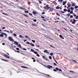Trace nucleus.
Listing matches in <instances>:
<instances>
[{
  "label": "nucleus",
  "instance_id": "nucleus-1",
  "mask_svg": "<svg viewBox=\"0 0 78 78\" xmlns=\"http://www.w3.org/2000/svg\"><path fill=\"white\" fill-rule=\"evenodd\" d=\"M0 34H0V36L2 37H4V35H5V37H7V34L4 33L3 32H0Z\"/></svg>",
  "mask_w": 78,
  "mask_h": 78
},
{
  "label": "nucleus",
  "instance_id": "nucleus-2",
  "mask_svg": "<svg viewBox=\"0 0 78 78\" xmlns=\"http://www.w3.org/2000/svg\"><path fill=\"white\" fill-rule=\"evenodd\" d=\"M43 8L45 10H48L50 8V7H49L48 5H47L45 6Z\"/></svg>",
  "mask_w": 78,
  "mask_h": 78
},
{
  "label": "nucleus",
  "instance_id": "nucleus-3",
  "mask_svg": "<svg viewBox=\"0 0 78 78\" xmlns=\"http://www.w3.org/2000/svg\"><path fill=\"white\" fill-rule=\"evenodd\" d=\"M44 37H46L47 38L49 39L50 40H53L52 39H51V38L50 37H49L47 35H44Z\"/></svg>",
  "mask_w": 78,
  "mask_h": 78
},
{
  "label": "nucleus",
  "instance_id": "nucleus-4",
  "mask_svg": "<svg viewBox=\"0 0 78 78\" xmlns=\"http://www.w3.org/2000/svg\"><path fill=\"white\" fill-rule=\"evenodd\" d=\"M9 39L11 41H13L14 39L12 38V37H8Z\"/></svg>",
  "mask_w": 78,
  "mask_h": 78
},
{
  "label": "nucleus",
  "instance_id": "nucleus-5",
  "mask_svg": "<svg viewBox=\"0 0 78 78\" xmlns=\"http://www.w3.org/2000/svg\"><path fill=\"white\" fill-rule=\"evenodd\" d=\"M4 57L5 58H7L8 59H9V58H10L9 56L8 55L6 54H5L4 55Z\"/></svg>",
  "mask_w": 78,
  "mask_h": 78
},
{
  "label": "nucleus",
  "instance_id": "nucleus-6",
  "mask_svg": "<svg viewBox=\"0 0 78 78\" xmlns=\"http://www.w3.org/2000/svg\"><path fill=\"white\" fill-rule=\"evenodd\" d=\"M33 13L34 15H36V14H37V12L36 11H33Z\"/></svg>",
  "mask_w": 78,
  "mask_h": 78
},
{
  "label": "nucleus",
  "instance_id": "nucleus-7",
  "mask_svg": "<svg viewBox=\"0 0 78 78\" xmlns=\"http://www.w3.org/2000/svg\"><path fill=\"white\" fill-rule=\"evenodd\" d=\"M21 67L22 68H26V69H28L29 68L28 67H27L26 66H21Z\"/></svg>",
  "mask_w": 78,
  "mask_h": 78
},
{
  "label": "nucleus",
  "instance_id": "nucleus-8",
  "mask_svg": "<svg viewBox=\"0 0 78 78\" xmlns=\"http://www.w3.org/2000/svg\"><path fill=\"white\" fill-rule=\"evenodd\" d=\"M50 11L51 12H52L54 10V9L53 8H50Z\"/></svg>",
  "mask_w": 78,
  "mask_h": 78
},
{
  "label": "nucleus",
  "instance_id": "nucleus-9",
  "mask_svg": "<svg viewBox=\"0 0 78 78\" xmlns=\"http://www.w3.org/2000/svg\"><path fill=\"white\" fill-rule=\"evenodd\" d=\"M59 36H60V38H61V39H64V37H63V36H62V35H59Z\"/></svg>",
  "mask_w": 78,
  "mask_h": 78
},
{
  "label": "nucleus",
  "instance_id": "nucleus-10",
  "mask_svg": "<svg viewBox=\"0 0 78 78\" xmlns=\"http://www.w3.org/2000/svg\"><path fill=\"white\" fill-rule=\"evenodd\" d=\"M47 67L49 68V69H50L51 68H52L53 67L51 66H50L49 65H48V66H47Z\"/></svg>",
  "mask_w": 78,
  "mask_h": 78
},
{
  "label": "nucleus",
  "instance_id": "nucleus-11",
  "mask_svg": "<svg viewBox=\"0 0 78 78\" xmlns=\"http://www.w3.org/2000/svg\"><path fill=\"white\" fill-rule=\"evenodd\" d=\"M32 25L33 26H35L36 27H37V25L35 23H32Z\"/></svg>",
  "mask_w": 78,
  "mask_h": 78
},
{
  "label": "nucleus",
  "instance_id": "nucleus-12",
  "mask_svg": "<svg viewBox=\"0 0 78 78\" xmlns=\"http://www.w3.org/2000/svg\"><path fill=\"white\" fill-rule=\"evenodd\" d=\"M70 22H72L73 24H75V22H73L72 20H70Z\"/></svg>",
  "mask_w": 78,
  "mask_h": 78
},
{
  "label": "nucleus",
  "instance_id": "nucleus-13",
  "mask_svg": "<svg viewBox=\"0 0 78 78\" xmlns=\"http://www.w3.org/2000/svg\"><path fill=\"white\" fill-rule=\"evenodd\" d=\"M19 37L23 38H24V37L22 36V35H20Z\"/></svg>",
  "mask_w": 78,
  "mask_h": 78
},
{
  "label": "nucleus",
  "instance_id": "nucleus-14",
  "mask_svg": "<svg viewBox=\"0 0 78 78\" xmlns=\"http://www.w3.org/2000/svg\"><path fill=\"white\" fill-rule=\"evenodd\" d=\"M20 9H21L22 10H26V9L23 8V7H20Z\"/></svg>",
  "mask_w": 78,
  "mask_h": 78
},
{
  "label": "nucleus",
  "instance_id": "nucleus-15",
  "mask_svg": "<svg viewBox=\"0 0 78 78\" xmlns=\"http://www.w3.org/2000/svg\"><path fill=\"white\" fill-rule=\"evenodd\" d=\"M45 75L46 76L48 77H51V76H50L48 74H45Z\"/></svg>",
  "mask_w": 78,
  "mask_h": 78
},
{
  "label": "nucleus",
  "instance_id": "nucleus-16",
  "mask_svg": "<svg viewBox=\"0 0 78 78\" xmlns=\"http://www.w3.org/2000/svg\"><path fill=\"white\" fill-rule=\"evenodd\" d=\"M14 44H16V45H18V43L17 42V41H14Z\"/></svg>",
  "mask_w": 78,
  "mask_h": 78
},
{
  "label": "nucleus",
  "instance_id": "nucleus-17",
  "mask_svg": "<svg viewBox=\"0 0 78 78\" xmlns=\"http://www.w3.org/2000/svg\"><path fill=\"white\" fill-rule=\"evenodd\" d=\"M68 7H71V4H67Z\"/></svg>",
  "mask_w": 78,
  "mask_h": 78
},
{
  "label": "nucleus",
  "instance_id": "nucleus-18",
  "mask_svg": "<svg viewBox=\"0 0 78 78\" xmlns=\"http://www.w3.org/2000/svg\"><path fill=\"white\" fill-rule=\"evenodd\" d=\"M23 16H25L26 17H28L29 16H27V15H26L25 14H23Z\"/></svg>",
  "mask_w": 78,
  "mask_h": 78
},
{
  "label": "nucleus",
  "instance_id": "nucleus-19",
  "mask_svg": "<svg viewBox=\"0 0 78 78\" xmlns=\"http://www.w3.org/2000/svg\"><path fill=\"white\" fill-rule=\"evenodd\" d=\"M63 5H65L66 3H67V1H66L65 2H63Z\"/></svg>",
  "mask_w": 78,
  "mask_h": 78
},
{
  "label": "nucleus",
  "instance_id": "nucleus-20",
  "mask_svg": "<svg viewBox=\"0 0 78 78\" xmlns=\"http://www.w3.org/2000/svg\"><path fill=\"white\" fill-rule=\"evenodd\" d=\"M2 61H6V62H9V61L7 60H5L4 59H2Z\"/></svg>",
  "mask_w": 78,
  "mask_h": 78
},
{
  "label": "nucleus",
  "instance_id": "nucleus-21",
  "mask_svg": "<svg viewBox=\"0 0 78 78\" xmlns=\"http://www.w3.org/2000/svg\"><path fill=\"white\" fill-rule=\"evenodd\" d=\"M71 60H72L75 63H77V62L75 60H73V59H71Z\"/></svg>",
  "mask_w": 78,
  "mask_h": 78
},
{
  "label": "nucleus",
  "instance_id": "nucleus-22",
  "mask_svg": "<svg viewBox=\"0 0 78 78\" xmlns=\"http://www.w3.org/2000/svg\"><path fill=\"white\" fill-rule=\"evenodd\" d=\"M59 7L58 6H57V7H56V9H59Z\"/></svg>",
  "mask_w": 78,
  "mask_h": 78
},
{
  "label": "nucleus",
  "instance_id": "nucleus-23",
  "mask_svg": "<svg viewBox=\"0 0 78 78\" xmlns=\"http://www.w3.org/2000/svg\"><path fill=\"white\" fill-rule=\"evenodd\" d=\"M70 9L71 10H74V8L73 7H71L70 8Z\"/></svg>",
  "mask_w": 78,
  "mask_h": 78
},
{
  "label": "nucleus",
  "instance_id": "nucleus-24",
  "mask_svg": "<svg viewBox=\"0 0 78 78\" xmlns=\"http://www.w3.org/2000/svg\"><path fill=\"white\" fill-rule=\"evenodd\" d=\"M34 52L35 54H38V52H37V51H34V52Z\"/></svg>",
  "mask_w": 78,
  "mask_h": 78
},
{
  "label": "nucleus",
  "instance_id": "nucleus-25",
  "mask_svg": "<svg viewBox=\"0 0 78 78\" xmlns=\"http://www.w3.org/2000/svg\"><path fill=\"white\" fill-rule=\"evenodd\" d=\"M47 52H48L47 50H45L44 51V52L46 53Z\"/></svg>",
  "mask_w": 78,
  "mask_h": 78
},
{
  "label": "nucleus",
  "instance_id": "nucleus-26",
  "mask_svg": "<svg viewBox=\"0 0 78 78\" xmlns=\"http://www.w3.org/2000/svg\"><path fill=\"white\" fill-rule=\"evenodd\" d=\"M32 51L33 52H34L35 51H34V50L33 49H31V51Z\"/></svg>",
  "mask_w": 78,
  "mask_h": 78
},
{
  "label": "nucleus",
  "instance_id": "nucleus-27",
  "mask_svg": "<svg viewBox=\"0 0 78 78\" xmlns=\"http://www.w3.org/2000/svg\"><path fill=\"white\" fill-rule=\"evenodd\" d=\"M75 6V5L74 4V3H73L72 4V6Z\"/></svg>",
  "mask_w": 78,
  "mask_h": 78
},
{
  "label": "nucleus",
  "instance_id": "nucleus-28",
  "mask_svg": "<svg viewBox=\"0 0 78 78\" xmlns=\"http://www.w3.org/2000/svg\"><path fill=\"white\" fill-rule=\"evenodd\" d=\"M15 51V52H18V53H20V51Z\"/></svg>",
  "mask_w": 78,
  "mask_h": 78
},
{
  "label": "nucleus",
  "instance_id": "nucleus-29",
  "mask_svg": "<svg viewBox=\"0 0 78 78\" xmlns=\"http://www.w3.org/2000/svg\"><path fill=\"white\" fill-rule=\"evenodd\" d=\"M18 47L22 48L21 47V45H20V44H18Z\"/></svg>",
  "mask_w": 78,
  "mask_h": 78
},
{
  "label": "nucleus",
  "instance_id": "nucleus-30",
  "mask_svg": "<svg viewBox=\"0 0 78 78\" xmlns=\"http://www.w3.org/2000/svg\"><path fill=\"white\" fill-rule=\"evenodd\" d=\"M73 13V11H71L70 12V14H72Z\"/></svg>",
  "mask_w": 78,
  "mask_h": 78
},
{
  "label": "nucleus",
  "instance_id": "nucleus-31",
  "mask_svg": "<svg viewBox=\"0 0 78 78\" xmlns=\"http://www.w3.org/2000/svg\"><path fill=\"white\" fill-rule=\"evenodd\" d=\"M49 59H51L52 58L51 57V56H49Z\"/></svg>",
  "mask_w": 78,
  "mask_h": 78
},
{
  "label": "nucleus",
  "instance_id": "nucleus-32",
  "mask_svg": "<svg viewBox=\"0 0 78 78\" xmlns=\"http://www.w3.org/2000/svg\"><path fill=\"white\" fill-rule=\"evenodd\" d=\"M38 2H39V4H41L42 3V2L40 0L38 1Z\"/></svg>",
  "mask_w": 78,
  "mask_h": 78
},
{
  "label": "nucleus",
  "instance_id": "nucleus-33",
  "mask_svg": "<svg viewBox=\"0 0 78 78\" xmlns=\"http://www.w3.org/2000/svg\"><path fill=\"white\" fill-rule=\"evenodd\" d=\"M26 44H29L30 43V42H29L28 41H27V43H26Z\"/></svg>",
  "mask_w": 78,
  "mask_h": 78
},
{
  "label": "nucleus",
  "instance_id": "nucleus-34",
  "mask_svg": "<svg viewBox=\"0 0 78 78\" xmlns=\"http://www.w3.org/2000/svg\"><path fill=\"white\" fill-rule=\"evenodd\" d=\"M50 47H52V48H55V47H54L53 46H52V45H50Z\"/></svg>",
  "mask_w": 78,
  "mask_h": 78
},
{
  "label": "nucleus",
  "instance_id": "nucleus-35",
  "mask_svg": "<svg viewBox=\"0 0 78 78\" xmlns=\"http://www.w3.org/2000/svg\"><path fill=\"white\" fill-rule=\"evenodd\" d=\"M29 15H30L31 16H33V14H32L31 13H29Z\"/></svg>",
  "mask_w": 78,
  "mask_h": 78
},
{
  "label": "nucleus",
  "instance_id": "nucleus-36",
  "mask_svg": "<svg viewBox=\"0 0 78 78\" xmlns=\"http://www.w3.org/2000/svg\"><path fill=\"white\" fill-rule=\"evenodd\" d=\"M60 13H64V12L63 11H60Z\"/></svg>",
  "mask_w": 78,
  "mask_h": 78
},
{
  "label": "nucleus",
  "instance_id": "nucleus-37",
  "mask_svg": "<svg viewBox=\"0 0 78 78\" xmlns=\"http://www.w3.org/2000/svg\"><path fill=\"white\" fill-rule=\"evenodd\" d=\"M56 70H57V71H58V70L59 69H58V68H56Z\"/></svg>",
  "mask_w": 78,
  "mask_h": 78
},
{
  "label": "nucleus",
  "instance_id": "nucleus-38",
  "mask_svg": "<svg viewBox=\"0 0 78 78\" xmlns=\"http://www.w3.org/2000/svg\"><path fill=\"white\" fill-rule=\"evenodd\" d=\"M25 13H28L29 11H25Z\"/></svg>",
  "mask_w": 78,
  "mask_h": 78
},
{
  "label": "nucleus",
  "instance_id": "nucleus-39",
  "mask_svg": "<svg viewBox=\"0 0 78 78\" xmlns=\"http://www.w3.org/2000/svg\"><path fill=\"white\" fill-rule=\"evenodd\" d=\"M63 11H64L65 12H66L67 11V9H64L63 10Z\"/></svg>",
  "mask_w": 78,
  "mask_h": 78
},
{
  "label": "nucleus",
  "instance_id": "nucleus-40",
  "mask_svg": "<svg viewBox=\"0 0 78 78\" xmlns=\"http://www.w3.org/2000/svg\"><path fill=\"white\" fill-rule=\"evenodd\" d=\"M13 35H14V36H15V37L17 36V35L16 34H13Z\"/></svg>",
  "mask_w": 78,
  "mask_h": 78
},
{
  "label": "nucleus",
  "instance_id": "nucleus-41",
  "mask_svg": "<svg viewBox=\"0 0 78 78\" xmlns=\"http://www.w3.org/2000/svg\"><path fill=\"white\" fill-rule=\"evenodd\" d=\"M77 8H78V6H77V5L75 6V9H77Z\"/></svg>",
  "mask_w": 78,
  "mask_h": 78
},
{
  "label": "nucleus",
  "instance_id": "nucleus-42",
  "mask_svg": "<svg viewBox=\"0 0 78 78\" xmlns=\"http://www.w3.org/2000/svg\"><path fill=\"white\" fill-rule=\"evenodd\" d=\"M67 12H70V10L69 9L68 10H67Z\"/></svg>",
  "mask_w": 78,
  "mask_h": 78
},
{
  "label": "nucleus",
  "instance_id": "nucleus-43",
  "mask_svg": "<svg viewBox=\"0 0 78 78\" xmlns=\"http://www.w3.org/2000/svg\"><path fill=\"white\" fill-rule=\"evenodd\" d=\"M41 14H42V15H44V14H45V12H42V13H41Z\"/></svg>",
  "mask_w": 78,
  "mask_h": 78
},
{
  "label": "nucleus",
  "instance_id": "nucleus-44",
  "mask_svg": "<svg viewBox=\"0 0 78 78\" xmlns=\"http://www.w3.org/2000/svg\"><path fill=\"white\" fill-rule=\"evenodd\" d=\"M36 56H38V57H40V55L39 54H37V55H36Z\"/></svg>",
  "mask_w": 78,
  "mask_h": 78
},
{
  "label": "nucleus",
  "instance_id": "nucleus-45",
  "mask_svg": "<svg viewBox=\"0 0 78 78\" xmlns=\"http://www.w3.org/2000/svg\"><path fill=\"white\" fill-rule=\"evenodd\" d=\"M32 42H34V43H35V41L34 40H32Z\"/></svg>",
  "mask_w": 78,
  "mask_h": 78
},
{
  "label": "nucleus",
  "instance_id": "nucleus-46",
  "mask_svg": "<svg viewBox=\"0 0 78 78\" xmlns=\"http://www.w3.org/2000/svg\"><path fill=\"white\" fill-rule=\"evenodd\" d=\"M28 4L29 5H30V2H28Z\"/></svg>",
  "mask_w": 78,
  "mask_h": 78
},
{
  "label": "nucleus",
  "instance_id": "nucleus-47",
  "mask_svg": "<svg viewBox=\"0 0 78 78\" xmlns=\"http://www.w3.org/2000/svg\"><path fill=\"white\" fill-rule=\"evenodd\" d=\"M34 21L35 22H36L37 21V20H36V19L34 20Z\"/></svg>",
  "mask_w": 78,
  "mask_h": 78
},
{
  "label": "nucleus",
  "instance_id": "nucleus-48",
  "mask_svg": "<svg viewBox=\"0 0 78 78\" xmlns=\"http://www.w3.org/2000/svg\"><path fill=\"white\" fill-rule=\"evenodd\" d=\"M4 31H7L8 33H9V31H8V30H4Z\"/></svg>",
  "mask_w": 78,
  "mask_h": 78
},
{
  "label": "nucleus",
  "instance_id": "nucleus-49",
  "mask_svg": "<svg viewBox=\"0 0 78 78\" xmlns=\"http://www.w3.org/2000/svg\"><path fill=\"white\" fill-rule=\"evenodd\" d=\"M60 72H62V70L61 69H59L58 70Z\"/></svg>",
  "mask_w": 78,
  "mask_h": 78
},
{
  "label": "nucleus",
  "instance_id": "nucleus-50",
  "mask_svg": "<svg viewBox=\"0 0 78 78\" xmlns=\"http://www.w3.org/2000/svg\"><path fill=\"white\" fill-rule=\"evenodd\" d=\"M73 22H76V20L75 19H73Z\"/></svg>",
  "mask_w": 78,
  "mask_h": 78
},
{
  "label": "nucleus",
  "instance_id": "nucleus-51",
  "mask_svg": "<svg viewBox=\"0 0 78 78\" xmlns=\"http://www.w3.org/2000/svg\"><path fill=\"white\" fill-rule=\"evenodd\" d=\"M67 16L69 17V16H70V14H67Z\"/></svg>",
  "mask_w": 78,
  "mask_h": 78
},
{
  "label": "nucleus",
  "instance_id": "nucleus-52",
  "mask_svg": "<svg viewBox=\"0 0 78 78\" xmlns=\"http://www.w3.org/2000/svg\"><path fill=\"white\" fill-rule=\"evenodd\" d=\"M2 14L4 15H7V14L6 13H5L4 12H2Z\"/></svg>",
  "mask_w": 78,
  "mask_h": 78
},
{
  "label": "nucleus",
  "instance_id": "nucleus-53",
  "mask_svg": "<svg viewBox=\"0 0 78 78\" xmlns=\"http://www.w3.org/2000/svg\"><path fill=\"white\" fill-rule=\"evenodd\" d=\"M23 50L27 51V49H25V48H23Z\"/></svg>",
  "mask_w": 78,
  "mask_h": 78
},
{
  "label": "nucleus",
  "instance_id": "nucleus-54",
  "mask_svg": "<svg viewBox=\"0 0 78 78\" xmlns=\"http://www.w3.org/2000/svg\"><path fill=\"white\" fill-rule=\"evenodd\" d=\"M56 14L58 16H60V15H59L58 13L56 12Z\"/></svg>",
  "mask_w": 78,
  "mask_h": 78
},
{
  "label": "nucleus",
  "instance_id": "nucleus-55",
  "mask_svg": "<svg viewBox=\"0 0 78 78\" xmlns=\"http://www.w3.org/2000/svg\"><path fill=\"white\" fill-rule=\"evenodd\" d=\"M53 55V53H50V55L51 56H52Z\"/></svg>",
  "mask_w": 78,
  "mask_h": 78
},
{
  "label": "nucleus",
  "instance_id": "nucleus-56",
  "mask_svg": "<svg viewBox=\"0 0 78 78\" xmlns=\"http://www.w3.org/2000/svg\"><path fill=\"white\" fill-rule=\"evenodd\" d=\"M42 20L44 21H46V20H45V19H42Z\"/></svg>",
  "mask_w": 78,
  "mask_h": 78
},
{
  "label": "nucleus",
  "instance_id": "nucleus-57",
  "mask_svg": "<svg viewBox=\"0 0 78 78\" xmlns=\"http://www.w3.org/2000/svg\"><path fill=\"white\" fill-rule=\"evenodd\" d=\"M69 72H70L72 73H74V72H73V71H69Z\"/></svg>",
  "mask_w": 78,
  "mask_h": 78
},
{
  "label": "nucleus",
  "instance_id": "nucleus-58",
  "mask_svg": "<svg viewBox=\"0 0 78 78\" xmlns=\"http://www.w3.org/2000/svg\"><path fill=\"white\" fill-rule=\"evenodd\" d=\"M53 70L54 72H57V70L56 69H53Z\"/></svg>",
  "mask_w": 78,
  "mask_h": 78
},
{
  "label": "nucleus",
  "instance_id": "nucleus-59",
  "mask_svg": "<svg viewBox=\"0 0 78 78\" xmlns=\"http://www.w3.org/2000/svg\"><path fill=\"white\" fill-rule=\"evenodd\" d=\"M41 18H43V19L45 18V17H44V16H41Z\"/></svg>",
  "mask_w": 78,
  "mask_h": 78
},
{
  "label": "nucleus",
  "instance_id": "nucleus-60",
  "mask_svg": "<svg viewBox=\"0 0 78 78\" xmlns=\"http://www.w3.org/2000/svg\"><path fill=\"white\" fill-rule=\"evenodd\" d=\"M16 50H20L19 48H16Z\"/></svg>",
  "mask_w": 78,
  "mask_h": 78
},
{
  "label": "nucleus",
  "instance_id": "nucleus-61",
  "mask_svg": "<svg viewBox=\"0 0 78 78\" xmlns=\"http://www.w3.org/2000/svg\"><path fill=\"white\" fill-rule=\"evenodd\" d=\"M59 21H55V23H57V22H58Z\"/></svg>",
  "mask_w": 78,
  "mask_h": 78
},
{
  "label": "nucleus",
  "instance_id": "nucleus-62",
  "mask_svg": "<svg viewBox=\"0 0 78 78\" xmlns=\"http://www.w3.org/2000/svg\"><path fill=\"white\" fill-rule=\"evenodd\" d=\"M10 32H11V34H12V33H13V31H12V30H10Z\"/></svg>",
  "mask_w": 78,
  "mask_h": 78
},
{
  "label": "nucleus",
  "instance_id": "nucleus-63",
  "mask_svg": "<svg viewBox=\"0 0 78 78\" xmlns=\"http://www.w3.org/2000/svg\"><path fill=\"white\" fill-rule=\"evenodd\" d=\"M70 17L71 18H72L73 17V16L71 15Z\"/></svg>",
  "mask_w": 78,
  "mask_h": 78
},
{
  "label": "nucleus",
  "instance_id": "nucleus-64",
  "mask_svg": "<svg viewBox=\"0 0 78 78\" xmlns=\"http://www.w3.org/2000/svg\"><path fill=\"white\" fill-rule=\"evenodd\" d=\"M53 3H54L55 4V3H56V2L55 1H53Z\"/></svg>",
  "mask_w": 78,
  "mask_h": 78
}]
</instances>
